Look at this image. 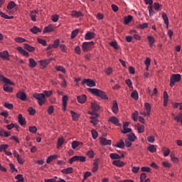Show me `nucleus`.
I'll list each match as a JSON object with an SVG mask.
<instances>
[{
    "instance_id": "1",
    "label": "nucleus",
    "mask_w": 182,
    "mask_h": 182,
    "mask_svg": "<svg viewBox=\"0 0 182 182\" xmlns=\"http://www.w3.org/2000/svg\"><path fill=\"white\" fill-rule=\"evenodd\" d=\"M53 95V92L52 90L48 91V90H44L43 93H38L35 92L33 95V97L34 99H36L38 100V103L39 106H43L45 103H46V97H50Z\"/></svg>"
},
{
    "instance_id": "2",
    "label": "nucleus",
    "mask_w": 182,
    "mask_h": 182,
    "mask_svg": "<svg viewBox=\"0 0 182 182\" xmlns=\"http://www.w3.org/2000/svg\"><path fill=\"white\" fill-rule=\"evenodd\" d=\"M88 92L94 95V96H97V97H100L102 100H109V97L106 95L102 90H99L97 88H88Z\"/></svg>"
},
{
    "instance_id": "3",
    "label": "nucleus",
    "mask_w": 182,
    "mask_h": 182,
    "mask_svg": "<svg viewBox=\"0 0 182 182\" xmlns=\"http://www.w3.org/2000/svg\"><path fill=\"white\" fill-rule=\"evenodd\" d=\"M81 48H82V52H85V53L90 52V50H92L93 48H95V42L93 41L84 42L82 43Z\"/></svg>"
},
{
    "instance_id": "4",
    "label": "nucleus",
    "mask_w": 182,
    "mask_h": 182,
    "mask_svg": "<svg viewBox=\"0 0 182 182\" xmlns=\"http://www.w3.org/2000/svg\"><path fill=\"white\" fill-rule=\"evenodd\" d=\"M74 161H80L81 163H85L86 161V156H74L69 159V164H73Z\"/></svg>"
},
{
    "instance_id": "5",
    "label": "nucleus",
    "mask_w": 182,
    "mask_h": 182,
    "mask_svg": "<svg viewBox=\"0 0 182 182\" xmlns=\"http://www.w3.org/2000/svg\"><path fill=\"white\" fill-rule=\"evenodd\" d=\"M181 80V75L180 74H173L171 76L170 78V86L173 87L176 82H180Z\"/></svg>"
},
{
    "instance_id": "6",
    "label": "nucleus",
    "mask_w": 182,
    "mask_h": 182,
    "mask_svg": "<svg viewBox=\"0 0 182 182\" xmlns=\"http://www.w3.org/2000/svg\"><path fill=\"white\" fill-rule=\"evenodd\" d=\"M81 85H87V86H88V87H93L95 86H96V82H95V80L87 78V79H83L81 82Z\"/></svg>"
},
{
    "instance_id": "7",
    "label": "nucleus",
    "mask_w": 182,
    "mask_h": 182,
    "mask_svg": "<svg viewBox=\"0 0 182 182\" xmlns=\"http://www.w3.org/2000/svg\"><path fill=\"white\" fill-rule=\"evenodd\" d=\"M16 97H17V99H20V100H22L23 102H25V100H26V93H25V92L19 91L16 93Z\"/></svg>"
},
{
    "instance_id": "8",
    "label": "nucleus",
    "mask_w": 182,
    "mask_h": 182,
    "mask_svg": "<svg viewBox=\"0 0 182 182\" xmlns=\"http://www.w3.org/2000/svg\"><path fill=\"white\" fill-rule=\"evenodd\" d=\"M77 100L78 103L83 105L84 103H86V100H87V97L86 96V95H78L77 96Z\"/></svg>"
},
{
    "instance_id": "9",
    "label": "nucleus",
    "mask_w": 182,
    "mask_h": 182,
    "mask_svg": "<svg viewBox=\"0 0 182 182\" xmlns=\"http://www.w3.org/2000/svg\"><path fill=\"white\" fill-rule=\"evenodd\" d=\"M52 61V59H46V60H41L38 61L41 66H42L43 69H45L48 66L49 63Z\"/></svg>"
},
{
    "instance_id": "10",
    "label": "nucleus",
    "mask_w": 182,
    "mask_h": 182,
    "mask_svg": "<svg viewBox=\"0 0 182 182\" xmlns=\"http://www.w3.org/2000/svg\"><path fill=\"white\" fill-rule=\"evenodd\" d=\"M99 161H100V159H96L94 161L93 167L92 168V173H96V171H97V170H99Z\"/></svg>"
},
{
    "instance_id": "11",
    "label": "nucleus",
    "mask_w": 182,
    "mask_h": 182,
    "mask_svg": "<svg viewBox=\"0 0 182 182\" xmlns=\"http://www.w3.org/2000/svg\"><path fill=\"white\" fill-rule=\"evenodd\" d=\"M0 58L3 59V60H9V53L7 50L0 52Z\"/></svg>"
},
{
    "instance_id": "12",
    "label": "nucleus",
    "mask_w": 182,
    "mask_h": 182,
    "mask_svg": "<svg viewBox=\"0 0 182 182\" xmlns=\"http://www.w3.org/2000/svg\"><path fill=\"white\" fill-rule=\"evenodd\" d=\"M100 144L102 146H110L112 144V140L101 137L100 138Z\"/></svg>"
},
{
    "instance_id": "13",
    "label": "nucleus",
    "mask_w": 182,
    "mask_h": 182,
    "mask_svg": "<svg viewBox=\"0 0 182 182\" xmlns=\"http://www.w3.org/2000/svg\"><path fill=\"white\" fill-rule=\"evenodd\" d=\"M18 52L21 53V55H23V56H26V58H29V53L28 51L25 50L22 47L18 46L16 48Z\"/></svg>"
},
{
    "instance_id": "14",
    "label": "nucleus",
    "mask_w": 182,
    "mask_h": 182,
    "mask_svg": "<svg viewBox=\"0 0 182 182\" xmlns=\"http://www.w3.org/2000/svg\"><path fill=\"white\" fill-rule=\"evenodd\" d=\"M70 113L72 116L73 122H77L79 120V117H80V114H77L75 111H70Z\"/></svg>"
},
{
    "instance_id": "15",
    "label": "nucleus",
    "mask_w": 182,
    "mask_h": 182,
    "mask_svg": "<svg viewBox=\"0 0 182 182\" xmlns=\"http://www.w3.org/2000/svg\"><path fill=\"white\" fill-rule=\"evenodd\" d=\"M112 111L114 113V114H117L119 113V105L116 100H114L113 102Z\"/></svg>"
},
{
    "instance_id": "16",
    "label": "nucleus",
    "mask_w": 182,
    "mask_h": 182,
    "mask_svg": "<svg viewBox=\"0 0 182 182\" xmlns=\"http://www.w3.org/2000/svg\"><path fill=\"white\" fill-rule=\"evenodd\" d=\"M38 14H39V11L38 9L31 11L30 17L33 22H36V15H38Z\"/></svg>"
},
{
    "instance_id": "17",
    "label": "nucleus",
    "mask_w": 182,
    "mask_h": 182,
    "mask_svg": "<svg viewBox=\"0 0 182 182\" xmlns=\"http://www.w3.org/2000/svg\"><path fill=\"white\" fill-rule=\"evenodd\" d=\"M55 31V27L52 25H49L46 26L43 31V33H49L50 32H53Z\"/></svg>"
},
{
    "instance_id": "18",
    "label": "nucleus",
    "mask_w": 182,
    "mask_h": 182,
    "mask_svg": "<svg viewBox=\"0 0 182 182\" xmlns=\"http://www.w3.org/2000/svg\"><path fill=\"white\" fill-rule=\"evenodd\" d=\"M18 122L21 126H25L26 124V119L23 118L22 114L18 115Z\"/></svg>"
},
{
    "instance_id": "19",
    "label": "nucleus",
    "mask_w": 182,
    "mask_h": 182,
    "mask_svg": "<svg viewBox=\"0 0 182 182\" xmlns=\"http://www.w3.org/2000/svg\"><path fill=\"white\" fill-rule=\"evenodd\" d=\"M68 95L63 96V100H62V102H63V110L64 112H65L66 107L68 106Z\"/></svg>"
},
{
    "instance_id": "20",
    "label": "nucleus",
    "mask_w": 182,
    "mask_h": 182,
    "mask_svg": "<svg viewBox=\"0 0 182 182\" xmlns=\"http://www.w3.org/2000/svg\"><path fill=\"white\" fill-rule=\"evenodd\" d=\"M108 122L113 123V124H114L115 126H120V124L119 123V119L116 117H109Z\"/></svg>"
},
{
    "instance_id": "21",
    "label": "nucleus",
    "mask_w": 182,
    "mask_h": 182,
    "mask_svg": "<svg viewBox=\"0 0 182 182\" xmlns=\"http://www.w3.org/2000/svg\"><path fill=\"white\" fill-rule=\"evenodd\" d=\"M112 166H116V167H123L124 166V162L119 159L114 160L112 161Z\"/></svg>"
},
{
    "instance_id": "22",
    "label": "nucleus",
    "mask_w": 182,
    "mask_h": 182,
    "mask_svg": "<svg viewBox=\"0 0 182 182\" xmlns=\"http://www.w3.org/2000/svg\"><path fill=\"white\" fill-rule=\"evenodd\" d=\"M71 16L73 18H80V16H83V14L82 11H72Z\"/></svg>"
},
{
    "instance_id": "23",
    "label": "nucleus",
    "mask_w": 182,
    "mask_h": 182,
    "mask_svg": "<svg viewBox=\"0 0 182 182\" xmlns=\"http://www.w3.org/2000/svg\"><path fill=\"white\" fill-rule=\"evenodd\" d=\"M95 33L94 32H87L85 35V41H90V39H94L95 38Z\"/></svg>"
},
{
    "instance_id": "24",
    "label": "nucleus",
    "mask_w": 182,
    "mask_h": 182,
    "mask_svg": "<svg viewBox=\"0 0 182 182\" xmlns=\"http://www.w3.org/2000/svg\"><path fill=\"white\" fill-rule=\"evenodd\" d=\"M168 105V94L167 93V91L164 92V107H167V105Z\"/></svg>"
},
{
    "instance_id": "25",
    "label": "nucleus",
    "mask_w": 182,
    "mask_h": 182,
    "mask_svg": "<svg viewBox=\"0 0 182 182\" xmlns=\"http://www.w3.org/2000/svg\"><path fill=\"white\" fill-rule=\"evenodd\" d=\"M91 109L92 112H99L100 110V105L96 102H91Z\"/></svg>"
},
{
    "instance_id": "26",
    "label": "nucleus",
    "mask_w": 182,
    "mask_h": 182,
    "mask_svg": "<svg viewBox=\"0 0 182 182\" xmlns=\"http://www.w3.org/2000/svg\"><path fill=\"white\" fill-rule=\"evenodd\" d=\"M23 48L26 49V50H28V52H35V47L31 46L28 43H24Z\"/></svg>"
},
{
    "instance_id": "27",
    "label": "nucleus",
    "mask_w": 182,
    "mask_h": 182,
    "mask_svg": "<svg viewBox=\"0 0 182 182\" xmlns=\"http://www.w3.org/2000/svg\"><path fill=\"white\" fill-rule=\"evenodd\" d=\"M28 65H29V68H36V66L38 65V63L35 61V59L29 58Z\"/></svg>"
},
{
    "instance_id": "28",
    "label": "nucleus",
    "mask_w": 182,
    "mask_h": 182,
    "mask_svg": "<svg viewBox=\"0 0 182 182\" xmlns=\"http://www.w3.org/2000/svg\"><path fill=\"white\" fill-rule=\"evenodd\" d=\"M30 32H31V33H34V35H36V33L42 32V29L38 28L36 26H34L30 29Z\"/></svg>"
},
{
    "instance_id": "29",
    "label": "nucleus",
    "mask_w": 182,
    "mask_h": 182,
    "mask_svg": "<svg viewBox=\"0 0 182 182\" xmlns=\"http://www.w3.org/2000/svg\"><path fill=\"white\" fill-rule=\"evenodd\" d=\"M65 143V138L63 136L59 137L57 141V149L62 147Z\"/></svg>"
},
{
    "instance_id": "30",
    "label": "nucleus",
    "mask_w": 182,
    "mask_h": 182,
    "mask_svg": "<svg viewBox=\"0 0 182 182\" xmlns=\"http://www.w3.org/2000/svg\"><path fill=\"white\" fill-rule=\"evenodd\" d=\"M61 173L63 174H72V173H73V168L68 167V168H64L61 170Z\"/></svg>"
},
{
    "instance_id": "31",
    "label": "nucleus",
    "mask_w": 182,
    "mask_h": 182,
    "mask_svg": "<svg viewBox=\"0 0 182 182\" xmlns=\"http://www.w3.org/2000/svg\"><path fill=\"white\" fill-rule=\"evenodd\" d=\"M147 41L149 43L150 48H153V46L154 45V42H156V40L154 39V37H153L151 36H147Z\"/></svg>"
},
{
    "instance_id": "32",
    "label": "nucleus",
    "mask_w": 182,
    "mask_h": 182,
    "mask_svg": "<svg viewBox=\"0 0 182 182\" xmlns=\"http://www.w3.org/2000/svg\"><path fill=\"white\" fill-rule=\"evenodd\" d=\"M144 107L145 109L146 110L147 115L150 116V112H151V105H150V103L149 102H145Z\"/></svg>"
},
{
    "instance_id": "33",
    "label": "nucleus",
    "mask_w": 182,
    "mask_h": 182,
    "mask_svg": "<svg viewBox=\"0 0 182 182\" xmlns=\"http://www.w3.org/2000/svg\"><path fill=\"white\" fill-rule=\"evenodd\" d=\"M162 19H164V22L166 26V28L168 29V17L166 13L162 14Z\"/></svg>"
},
{
    "instance_id": "34",
    "label": "nucleus",
    "mask_w": 182,
    "mask_h": 182,
    "mask_svg": "<svg viewBox=\"0 0 182 182\" xmlns=\"http://www.w3.org/2000/svg\"><path fill=\"white\" fill-rule=\"evenodd\" d=\"M148 151H150V153H156L157 151V146L156 145H149L147 147Z\"/></svg>"
},
{
    "instance_id": "35",
    "label": "nucleus",
    "mask_w": 182,
    "mask_h": 182,
    "mask_svg": "<svg viewBox=\"0 0 182 182\" xmlns=\"http://www.w3.org/2000/svg\"><path fill=\"white\" fill-rule=\"evenodd\" d=\"M15 6H16V3H15V1H11L9 2V4L6 6V9L9 11H11V9H14V8H15Z\"/></svg>"
},
{
    "instance_id": "36",
    "label": "nucleus",
    "mask_w": 182,
    "mask_h": 182,
    "mask_svg": "<svg viewBox=\"0 0 182 182\" xmlns=\"http://www.w3.org/2000/svg\"><path fill=\"white\" fill-rule=\"evenodd\" d=\"M58 159V155H50L46 159L47 164H50L51 161H53V160H56Z\"/></svg>"
},
{
    "instance_id": "37",
    "label": "nucleus",
    "mask_w": 182,
    "mask_h": 182,
    "mask_svg": "<svg viewBox=\"0 0 182 182\" xmlns=\"http://www.w3.org/2000/svg\"><path fill=\"white\" fill-rule=\"evenodd\" d=\"M132 21H133V16H125L124 18V23L125 25H127L128 23H130V22H132Z\"/></svg>"
},
{
    "instance_id": "38",
    "label": "nucleus",
    "mask_w": 182,
    "mask_h": 182,
    "mask_svg": "<svg viewBox=\"0 0 182 182\" xmlns=\"http://www.w3.org/2000/svg\"><path fill=\"white\" fill-rule=\"evenodd\" d=\"M3 90H4V92H7V93H12V92H14V88H12V87L4 85L3 86Z\"/></svg>"
},
{
    "instance_id": "39",
    "label": "nucleus",
    "mask_w": 182,
    "mask_h": 182,
    "mask_svg": "<svg viewBox=\"0 0 182 182\" xmlns=\"http://www.w3.org/2000/svg\"><path fill=\"white\" fill-rule=\"evenodd\" d=\"M136 127H137L138 133L139 134L144 133V129H145L144 125H141L138 123L136 124Z\"/></svg>"
},
{
    "instance_id": "40",
    "label": "nucleus",
    "mask_w": 182,
    "mask_h": 182,
    "mask_svg": "<svg viewBox=\"0 0 182 182\" xmlns=\"http://www.w3.org/2000/svg\"><path fill=\"white\" fill-rule=\"evenodd\" d=\"M131 97L134 100H139V92H137V90H134L131 93Z\"/></svg>"
},
{
    "instance_id": "41",
    "label": "nucleus",
    "mask_w": 182,
    "mask_h": 182,
    "mask_svg": "<svg viewBox=\"0 0 182 182\" xmlns=\"http://www.w3.org/2000/svg\"><path fill=\"white\" fill-rule=\"evenodd\" d=\"M170 156L171 162L177 164V163L179 161L178 158L176 157V155L173 153H171Z\"/></svg>"
},
{
    "instance_id": "42",
    "label": "nucleus",
    "mask_w": 182,
    "mask_h": 182,
    "mask_svg": "<svg viewBox=\"0 0 182 182\" xmlns=\"http://www.w3.org/2000/svg\"><path fill=\"white\" fill-rule=\"evenodd\" d=\"M114 147H118L119 149H124V141H123V139H120L119 141L114 145Z\"/></svg>"
},
{
    "instance_id": "43",
    "label": "nucleus",
    "mask_w": 182,
    "mask_h": 182,
    "mask_svg": "<svg viewBox=\"0 0 182 182\" xmlns=\"http://www.w3.org/2000/svg\"><path fill=\"white\" fill-rule=\"evenodd\" d=\"M55 70L58 72H62V73H66V68L62 65L55 66Z\"/></svg>"
},
{
    "instance_id": "44",
    "label": "nucleus",
    "mask_w": 182,
    "mask_h": 182,
    "mask_svg": "<svg viewBox=\"0 0 182 182\" xmlns=\"http://www.w3.org/2000/svg\"><path fill=\"white\" fill-rule=\"evenodd\" d=\"M128 137V140L129 141H134V140H136L137 139V137L136 136V135H134V134L133 133H130L127 135Z\"/></svg>"
},
{
    "instance_id": "45",
    "label": "nucleus",
    "mask_w": 182,
    "mask_h": 182,
    "mask_svg": "<svg viewBox=\"0 0 182 182\" xmlns=\"http://www.w3.org/2000/svg\"><path fill=\"white\" fill-rule=\"evenodd\" d=\"M146 28H149V23H144L136 26V29H146Z\"/></svg>"
},
{
    "instance_id": "46",
    "label": "nucleus",
    "mask_w": 182,
    "mask_h": 182,
    "mask_svg": "<svg viewBox=\"0 0 182 182\" xmlns=\"http://www.w3.org/2000/svg\"><path fill=\"white\" fill-rule=\"evenodd\" d=\"M109 157L112 160H120V155L117 154H110Z\"/></svg>"
},
{
    "instance_id": "47",
    "label": "nucleus",
    "mask_w": 182,
    "mask_h": 182,
    "mask_svg": "<svg viewBox=\"0 0 182 182\" xmlns=\"http://www.w3.org/2000/svg\"><path fill=\"white\" fill-rule=\"evenodd\" d=\"M45 182H66L65 179L59 178V181H56L55 178L46 179Z\"/></svg>"
},
{
    "instance_id": "48",
    "label": "nucleus",
    "mask_w": 182,
    "mask_h": 182,
    "mask_svg": "<svg viewBox=\"0 0 182 182\" xmlns=\"http://www.w3.org/2000/svg\"><path fill=\"white\" fill-rule=\"evenodd\" d=\"M8 147H9V145H8V144H1L0 145V153H2V151H4V153H5L6 151V149H8Z\"/></svg>"
},
{
    "instance_id": "49",
    "label": "nucleus",
    "mask_w": 182,
    "mask_h": 182,
    "mask_svg": "<svg viewBox=\"0 0 182 182\" xmlns=\"http://www.w3.org/2000/svg\"><path fill=\"white\" fill-rule=\"evenodd\" d=\"M79 33V28H77L72 31L70 38L71 39H75L76 36H77V34Z\"/></svg>"
},
{
    "instance_id": "50",
    "label": "nucleus",
    "mask_w": 182,
    "mask_h": 182,
    "mask_svg": "<svg viewBox=\"0 0 182 182\" xmlns=\"http://www.w3.org/2000/svg\"><path fill=\"white\" fill-rule=\"evenodd\" d=\"M60 43V41L59 39L55 40L52 44L53 49H58V48H59Z\"/></svg>"
},
{
    "instance_id": "51",
    "label": "nucleus",
    "mask_w": 182,
    "mask_h": 182,
    "mask_svg": "<svg viewBox=\"0 0 182 182\" xmlns=\"http://www.w3.org/2000/svg\"><path fill=\"white\" fill-rule=\"evenodd\" d=\"M15 178H16V180H17V181H16V182H25L22 174H18L17 176H15Z\"/></svg>"
},
{
    "instance_id": "52",
    "label": "nucleus",
    "mask_w": 182,
    "mask_h": 182,
    "mask_svg": "<svg viewBox=\"0 0 182 182\" xmlns=\"http://www.w3.org/2000/svg\"><path fill=\"white\" fill-rule=\"evenodd\" d=\"M154 8L155 9V11H160L161 9V8H163V5L155 2L154 3Z\"/></svg>"
},
{
    "instance_id": "53",
    "label": "nucleus",
    "mask_w": 182,
    "mask_h": 182,
    "mask_svg": "<svg viewBox=\"0 0 182 182\" xmlns=\"http://www.w3.org/2000/svg\"><path fill=\"white\" fill-rule=\"evenodd\" d=\"M10 80V79L5 77V76L0 74V82H4V83L8 84Z\"/></svg>"
},
{
    "instance_id": "54",
    "label": "nucleus",
    "mask_w": 182,
    "mask_h": 182,
    "mask_svg": "<svg viewBox=\"0 0 182 182\" xmlns=\"http://www.w3.org/2000/svg\"><path fill=\"white\" fill-rule=\"evenodd\" d=\"M15 42L17 43H23L26 41V39L22 38V37H17L14 38Z\"/></svg>"
},
{
    "instance_id": "55",
    "label": "nucleus",
    "mask_w": 182,
    "mask_h": 182,
    "mask_svg": "<svg viewBox=\"0 0 182 182\" xmlns=\"http://www.w3.org/2000/svg\"><path fill=\"white\" fill-rule=\"evenodd\" d=\"M141 171L146 172V173H151V168L148 166H143L141 168Z\"/></svg>"
},
{
    "instance_id": "56",
    "label": "nucleus",
    "mask_w": 182,
    "mask_h": 182,
    "mask_svg": "<svg viewBox=\"0 0 182 182\" xmlns=\"http://www.w3.org/2000/svg\"><path fill=\"white\" fill-rule=\"evenodd\" d=\"M28 131L30 132V133H33V134H35V133L38 132V128H36V126L29 127Z\"/></svg>"
},
{
    "instance_id": "57",
    "label": "nucleus",
    "mask_w": 182,
    "mask_h": 182,
    "mask_svg": "<svg viewBox=\"0 0 182 182\" xmlns=\"http://www.w3.org/2000/svg\"><path fill=\"white\" fill-rule=\"evenodd\" d=\"M4 107H6V109H9V110L14 109V105L9 102H4Z\"/></svg>"
},
{
    "instance_id": "58",
    "label": "nucleus",
    "mask_w": 182,
    "mask_h": 182,
    "mask_svg": "<svg viewBox=\"0 0 182 182\" xmlns=\"http://www.w3.org/2000/svg\"><path fill=\"white\" fill-rule=\"evenodd\" d=\"M47 112L48 114H53V112H55V107L53 105H50V107H48Z\"/></svg>"
},
{
    "instance_id": "59",
    "label": "nucleus",
    "mask_w": 182,
    "mask_h": 182,
    "mask_svg": "<svg viewBox=\"0 0 182 182\" xmlns=\"http://www.w3.org/2000/svg\"><path fill=\"white\" fill-rule=\"evenodd\" d=\"M91 134L92 136V139H94V140H96V139H97V136H99V134L97 133V131H96L95 129H92L91 130Z\"/></svg>"
},
{
    "instance_id": "60",
    "label": "nucleus",
    "mask_w": 182,
    "mask_h": 182,
    "mask_svg": "<svg viewBox=\"0 0 182 182\" xmlns=\"http://www.w3.org/2000/svg\"><path fill=\"white\" fill-rule=\"evenodd\" d=\"M28 112L30 116H33L35 114V113H36V110L35 109H33V107H29L28 108Z\"/></svg>"
},
{
    "instance_id": "61",
    "label": "nucleus",
    "mask_w": 182,
    "mask_h": 182,
    "mask_svg": "<svg viewBox=\"0 0 182 182\" xmlns=\"http://www.w3.org/2000/svg\"><path fill=\"white\" fill-rule=\"evenodd\" d=\"M137 116H139V112L135 111L134 113L132 114V119L134 122H137Z\"/></svg>"
},
{
    "instance_id": "62",
    "label": "nucleus",
    "mask_w": 182,
    "mask_h": 182,
    "mask_svg": "<svg viewBox=\"0 0 182 182\" xmlns=\"http://www.w3.org/2000/svg\"><path fill=\"white\" fill-rule=\"evenodd\" d=\"M109 46H112V48H114V49H115L116 50H117L119 49V46L117 45V41H112L109 43Z\"/></svg>"
},
{
    "instance_id": "63",
    "label": "nucleus",
    "mask_w": 182,
    "mask_h": 182,
    "mask_svg": "<svg viewBox=\"0 0 182 182\" xmlns=\"http://www.w3.org/2000/svg\"><path fill=\"white\" fill-rule=\"evenodd\" d=\"M162 150L164 151V157H167V156L170 154V149L164 147Z\"/></svg>"
},
{
    "instance_id": "64",
    "label": "nucleus",
    "mask_w": 182,
    "mask_h": 182,
    "mask_svg": "<svg viewBox=\"0 0 182 182\" xmlns=\"http://www.w3.org/2000/svg\"><path fill=\"white\" fill-rule=\"evenodd\" d=\"M86 155L89 159H93V157H95V152H93V150H90L87 151Z\"/></svg>"
}]
</instances>
